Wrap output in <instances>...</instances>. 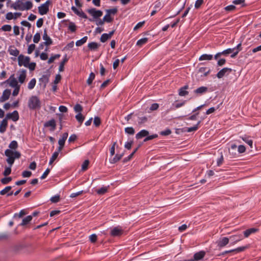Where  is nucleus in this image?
I'll use <instances>...</instances> for the list:
<instances>
[{"instance_id": "c9c22d12", "label": "nucleus", "mask_w": 261, "mask_h": 261, "mask_svg": "<svg viewBox=\"0 0 261 261\" xmlns=\"http://www.w3.org/2000/svg\"><path fill=\"white\" fill-rule=\"evenodd\" d=\"M59 155L58 152H55L52 155V156L50 158V160L49 162V165H51L53 162L56 160V159L58 158Z\"/></svg>"}, {"instance_id": "8fccbe9b", "label": "nucleus", "mask_w": 261, "mask_h": 261, "mask_svg": "<svg viewBox=\"0 0 261 261\" xmlns=\"http://www.w3.org/2000/svg\"><path fill=\"white\" fill-rule=\"evenodd\" d=\"M60 57V55L57 54L54 55V56H51L48 60L47 63L48 64H50L53 63L55 59L59 58Z\"/></svg>"}, {"instance_id": "9d476101", "label": "nucleus", "mask_w": 261, "mask_h": 261, "mask_svg": "<svg viewBox=\"0 0 261 261\" xmlns=\"http://www.w3.org/2000/svg\"><path fill=\"white\" fill-rule=\"evenodd\" d=\"M42 38L45 41V42L43 43L45 45L48 46L53 43L52 40L47 35L46 29H44V30Z\"/></svg>"}, {"instance_id": "cd10ccee", "label": "nucleus", "mask_w": 261, "mask_h": 261, "mask_svg": "<svg viewBox=\"0 0 261 261\" xmlns=\"http://www.w3.org/2000/svg\"><path fill=\"white\" fill-rule=\"evenodd\" d=\"M9 52L10 55H13L14 56H17L19 55V50L15 48L14 47H11L9 49Z\"/></svg>"}, {"instance_id": "9b49d317", "label": "nucleus", "mask_w": 261, "mask_h": 261, "mask_svg": "<svg viewBox=\"0 0 261 261\" xmlns=\"http://www.w3.org/2000/svg\"><path fill=\"white\" fill-rule=\"evenodd\" d=\"M11 94V90L6 89L4 91L2 96L0 97V102H4L8 100Z\"/></svg>"}, {"instance_id": "79ce46f5", "label": "nucleus", "mask_w": 261, "mask_h": 261, "mask_svg": "<svg viewBox=\"0 0 261 261\" xmlns=\"http://www.w3.org/2000/svg\"><path fill=\"white\" fill-rule=\"evenodd\" d=\"M95 78V74L94 73L91 72L89 76V78L88 79L87 81V83L88 85H91L92 83V81Z\"/></svg>"}, {"instance_id": "2f4dec72", "label": "nucleus", "mask_w": 261, "mask_h": 261, "mask_svg": "<svg viewBox=\"0 0 261 261\" xmlns=\"http://www.w3.org/2000/svg\"><path fill=\"white\" fill-rule=\"evenodd\" d=\"M75 118L77 120V121L81 124L84 119V116L82 114V113H78L76 115H75Z\"/></svg>"}, {"instance_id": "0e129e2a", "label": "nucleus", "mask_w": 261, "mask_h": 261, "mask_svg": "<svg viewBox=\"0 0 261 261\" xmlns=\"http://www.w3.org/2000/svg\"><path fill=\"white\" fill-rule=\"evenodd\" d=\"M12 29V27L10 25L6 24L2 27V30L4 31H10Z\"/></svg>"}, {"instance_id": "13d9d810", "label": "nucleus", "mask_w": 261, "mask_h": 261, "mask_svg": "<svg viewBox=\"0 0 261 261\" xmlns=\"http://www.w3.org/2000/svg\"><path fill=\"white\" fill-rule=\"evenodd\" d=\"M18 146L17 143L16 141H12L9 144V147L12 149H15Z\"/></svg>"}, {"instance_id": "5701e85b", "label": "nucleus", "mask_w": 261, "mask_h": 261, "mask_svg": "<svg viewBox=\"0 0 261 261\" xmlns=\"http://www.w3.org/2000/svg\"><path fill=\"white\" fill-rule=\"evenodd\" d=\"M20 2L19 1H18L17 2L12 4L11 5V7L15 10H20L23 11L22 6L19 4Z\"/></svg>"}, {"instance_id": "f3484780", "label": "nucleus", "mask_w": 261, "mask_h": 261, "mask_svg": "<svg viewBox=\"0 0 261 261\" xmlns=\"http://www.w3.org/2000/svg\"><path fill=\"white\" fill-rule=\"evenodd\" d=\"M19 75L18 76V80L20 83H23L26 77V70H21L19 71Z\"/></svg>"}, {"instance_id": "ddd939ff", "label": "nucleus", "mask_w": 261, "mask_h": 261, "mask_svg": "<svg viewBox=\"0 0 261 261\" xmlns=\"http://www.w3.org/2000/svg\"><path fill=\"white\" fill-rule=\"evenodd\" d=\"M207 91L208 88L206 87L202 86L195 90L194 93L198 96L206 93Z\"/></svg>"}, {"instance_id": "49530a36", "label": "nucleus", "mask_w": 261, "mask_h": 261, "mask_svg": "<svg viewBox=\"0 0 261 261\" xmlns=\"http://www.w3.org/2000/svg\"><path fill=\"white\" fill-rule=\"evenodd\" d=\"M200 121H198L197 124L193 126V127H188V129H187V132H193V131H195L197 129H198V126L199 125V124L200 123Z\"/></svg>"}, {"instance_id": "1a4fd4ad", "label": "nucleus", "mask_w": 261, "mask_h": 261, "mask_svg": "<svg viewBox=\"0 0 261 261\" xmlns=\"http://www.w3.org/2000/svg\"><path fill=\"white\" fill-rule=\"evenodd\" d=\"M6 82L9 83V85L13 88L20 87L18 85V82L13 74L10 76L9 79L6 81Z\"/></svg>"}, {"instance_id": "a18cd8bd", "label": "nucleus", "mask_w": 261, "mask_h": 261, "mask_svg": "<svg viewBox=\"0 0 261 261\" xmlns=\"http://www.w3.org/2000/svg\"><path fill=\"white\" fill-rule=\"evenodd\" d=\"M75 112L78 113H81L83 111V107L80 104H76L74 107Z\"/></svg>"}, {"instance_id": "7c9ffc66", "label": "nucleus", "mask_w": 261, "mask_h": 261, "mask_svg": "<svg viewBox=\"0 0 261 261\" xmlns=\"http://www.w3.org/2000/svg\"><path fill=\"white\" fill-rule=\"evenodd\" d=\"M67 61H68V59L66 58V56L65 58L60 64V66H59V71L62 72L64 70V65L67 62Z\"/></svg>"}, {"instance_id": "aec40b11", "label": "nucleus", "mask_w": 261, "mask_h": 261, "mask_svg": "<svg viewBox=\"0 0 261 261\" xmlns=\"http://www.w3.org/2000/svg\"><path fill=\"white\" fill-rule=\"evenodd\" d=\"M99 46L100 44L95 42H90L88 44V47L91 50H96Z\"/></svg>"}, {"instance_id": "bf43d9fd", "label": "nucleus", "mask_w": 261, "mask_h": 261, "mask_svg": "<svg viewBox=\"0 0 261 261\" xmlns=\"http://www.w3.org/2000/svg\"><path fill=\"white\" fill-rule=\"evenodd\" d=\"M35 67H36L35 63L32 62V63H30V62H29V64H28L27 66H26L25 67H27L30 70L33 71V70H35Z\"/></svg>"}, {"instance_id": "09e8293b", "label": "nucleus", "mask_w": 261, "mask_h": 261, "mask_svg": "<svg viewBox=\"0 0 261 261\" xmlns=\"http://www.w3.org/2000/svg\"><path fill=\"white\" fill-rule=\"evenodd\" d=\"M104 20L107 22H111L113 21V18L111 17V15L107 13L103 18Z\"/></svg>"}, {"instance_id": "2eb2a0df", "label": "nucleus", "mask_w": 261, "mask_h": 261, "mask_svg": "<svg viewBox=\"0 0 261 261\" xmlns=\"http://www.w3.org/2000/svg\"><path fill=\"white\" fill-rule=\"evenodd\" d=\"M12 187L11 186H7L4 189H3L0 192V194L2 195H4L6 194H7L8 196H11L13 194V192L12 191H10Z\"/></svg>"}, {"instance_id": "6e6552de", "label": "nucleus", "mask_w": 261, "mask_h": 261, "mask_svg": "<svg viewBox=\"0 0 261 261\" xmlns=\"http://www.w3.org/2000/svg\"><path fill=\"white\" fill-rule=\"evenodd\" d=\"M123 229L119 227H116L113 228L111 231V235L112 237H119L123 233Z\"/></svg>"}, {"instance_id": "423d86ee", "label": "nucleus", "mask_w": 261, "mask_h": 261, "mask_svg": "<svg viewBox=\"0 0 261 261\" xmlns=\"http://www.w3.org/2000/svg\"><path fill=\"white\" fill-rule=\"evenodd\" d=\"M205 252L203 251H201L194 254V258L193 259L185 260V261H198L202 259L205 255Z\"/></svg>"}, {"instance_id": "f704fd0d", "label": "nucleus", "mask_w": 261, "mask_h": 261, "mask_svg": "<svg viewBox=\"0 0 261 261\" xmlns=\"http://www.w3.org/2000/svg\"><path fill=\"white\" fill-rule=\"evenodd\" d=\"M241 138L244 142L247 143L251 148L253 147V142L251 140L248 139V137H242Z\"/></svg>"}, {"instance_id": "052dcab7", "label": "nucleus", "mask_w": 261, "mask_h": 261, "mask_svg": "<svg viewBox=\"0 0 261 261\" xmlns=\"http://www.w3.org/2000/svg\"><path fill=\"white\" fill-rule=\"evenodd\" d=\"M158 137V136L156 134L150 135V136H146V137L144 140V142H146V141H148L149 140L153 139L154 138H157Z\"/></svg>"}, {"instance_id": "a211bd4d", "label": "nucleus", "mask_w": 261, "mask_h": 261, "mask_svg": "<svg viewBox=\"0 0 261 261\" xmlns=\"http://www.w3.org/2000/svg\"><path fill=\"white\" fill-rule=\"evenodd\" d=\"M229 242V239L226 237H224L222 239L217 242L218 246L222 247L226 246Z\"/></svg>"}, {"instance_id": "c756f323", "label": "nucleus", "mask_w": 261, "mask_h": 261, "mask_svg": "<svg viewBox=\"0 0 261 261\" xmlns=\"http://www.w3.org/2000/svg\"><path fill=\"white\" fill-rule=\"evenodd\" d=\"M32 219V216H28L27 217L23 219L21 223L20 224L21 225L24 226L26 224H27L29 222H30Z\"/></svg>"}, {"instance_id": "c03bdc74", "label": "nucleus", "mask_w": 261, "mask_h": 261, "mask_svg": "<svg viewBox=\"0 0 261 261\" xmlns=\"http://www.w3.org/2000/svg\"><path fill=\"white\" fill-rule=\"evenodd\" d=\"M125 132L129 135H134L135 134V129L132 127H128L125 128Z\"/></svg>"}, {"instance_id": "7ed1b4c3", "label": "nucleus", "mask_w": 261, "mask_h": 261, "mask_svg": "<svg viewBox=\"0 0 261 261\" xmlns=\"http://www.w3.org/2000/svg\"><path fill=\"white\" fill-rule=\"evenodd\" d=\"M50 3V1L48 0L44 4L38 7V11L40 15H45L48 13Z\"/></svg>"}, {"instance_id": "4d7b16f0", "label": "nucleus", "mask_w": 261, "mask_h": 261, "mask_svg": "<svg viewBox=\"0 0 261 261\" xmlns=\"http://www.w3.org/2000/svg\"><path fill=\"white\" fill-rule=\"evenodd\" d=\"M89 164V161L88 160H85L82 165V169L83 171H85L87 169L88 166Z\"/></svg>"}, {"instance_id": "5fc2aeb1", "label": "nucleus", "mask_w": 261, "mask_h": 261, "mask_svg": "<svg viewBox=\"0 0 261 261\" xmlns=\"http://www.w3.org/2000/svg\"><path fill=\"white\" fill-rule=\"evenodd\" d=\"M36 45L34 44H30L28 48V53L31 54L35 49Z\"/></svg>"}, {"instance_id": "6ab92c4d", "label": "nucleus", "mask_w": 261, "mask_h": 261, "mask_svg": "<svg viewBox=\"0 0 261 261\" xmlns=\"http://www.w3.org/2000/svg\"><path fill=\"white\" fill-rule=\"evenodd\" d=\"M188 86L186 85L179 89L178 94L180 96H184L187 95L189 94V92L186 90L188 89Z\"/></svg>"}, {"instance_id": "20e7f679", "label": "nucleus", "mask_w": 261, "mask_h": 261, "mask_svg": "<svg viewBox=\"0 0 261 261\" xmlns=\"http://www.w3.org/2000/svg\"><path fill=\"white\" fill-rule=\"evenodd\" d=\"M30 61V58L29 57H25L22 55H20L18 57V65L20 66H27Z\"/></svg>"}, {"instance_id": "e433bc0d", "label": "nucleus", "mask_w": 261, "mask_h": 261, "mask_svg": "<svg viewBox=\"0 0 261 261\" xmlns=\"http://www.w3.org/2000/svg\"><path fill=\"white\" fill-rule=\"evenodd\" d=\"M206 68H205V67H201V68H200L199 69L198 72L199 73H203L204 76H207L208 75V74L210 72V69H208L206 71Z\"/></svg>"}, {"instance_id": "864d4df0", "label": "nucleus", "mask_w": 261, "mask_h": 261, "mask_svg": "<svg viewBox=\"0 0 261 261\" xmlns=\"http://www.w3.org/2000/svg\"><path fill=\"white\" fill-rule=\"evenodd\" d=\"M94 124L96 126H99L101 123V120L99 117H95L94 118Z\"/></svg>"}, {"instance_id": "4c0bfd02", "label": "nucleus", "mask_w": 261, "mask_h": 261, "mask_svg": "<svg viewBox=\"0 0 261 261\" xmlns=\"http://www.w3.org/2000/svg\"><path fill=\"white\" fill-rule=\"evenodd\" d=\"M108 191L107 187H102L96 191L97 193L99 195H103Z\"/></svg>"}, {"instance_id": "412c9836", "label": "nucleus", "mask_w": 261, "mask_h": 261, "mask_svg": "<svg viewBox=\"0 0 261 261\" xmlns=\"http://www.w3.org/2000/svg\"><path fill=\"white\" fill-rule=\"evenodd\" d=\"M8 125L7 119L6 118L3 119L0 124V132L4 133L6 129V127Z\"/></svg>"}, {"instance_id": "6e6d98bb", "label": "nucleus", "mask_w": 261, "mask_h": 261, "mask_svg": "<svg viewBox=\"0 0 261 261\" xmlns=\"http://www.w3.org/2000/svg\"><path fill=\"white\" fill-rule=\"evenodd\" d=\"M11 180H12V178L11 177H5L1 179V182L3 184L5 185V184H8Z\"/></svg>"}, {"instance_id": "a878e982", "label": "nucleus", "mask_w": 261, "mask_h": 261, "mask_svg": "<svg viewBox=\"0 0 261 261\" xmlns=\"http://www.w3.org/2000/svg\"><path fill=\"white\" fill-rule=\"evenodd\" d=\"M33 7V4L31 1H27L24 4H23V5L22 6V9L23 11L24 10H30Z\"/></svg>"}, {"instance_id": "3c124183", "label": "nucleus", "mask_w": 261, "mask_h": 261, "mask_svg": "<svg viewBox=\"0 0 261 261\" xmlns=\"http://www.w3.org/2000/svg\"><path fill=\"white\" fill-rule=\"evenodd\" d=\"M68 28L71 32H74L76 31V27L73 22H70Z\"/></svg>"}, {"instance_id": "b1692460", "label": "nucleus", "mask_w": 261, "mask_h": 261, "mask_svg": "<svg viewBox=\"0 0 261 261\" xmlns=\"http://www.w3.org/2000/svg\"><path fill=\"white\" fill-rule=\"evenodd\" d=\"M123 155V153L120 154H116L112 159L110 160V162L112 164L116 163L121 159Z\"/></svg>"}, {"instance_id": "f03ea898", "label": "nucleus", "mask_w": 261, "mask_h": 261, "mask_svg": "<svg viewBox=\"0 0 261 261\" xmlns=\"http://www.w3.org/2000/svg\"><path fill=\"white\" fill-rule=\"evenodd\" d=\"M28 107L32 110L39 109L41 107V102L39 98L36 96H31L29 100Z\"/></svg>"}, {"instance_id": "72a5a7b5", "label": "nucleus", "mask_w": 261, "mask_h": 261, "mask_svg": "<svg viewBox=\"0 0 261 261\" xmlns=\"http://www.w3.org/2000/svg\"><path fill=\"white\" fill-rule=\"evenodd\" d=\"M230 239L233 241L234 243H236L237 242L241 241L242 240L241 239V235L239 236H232L230 237Z\"/></svg>"}, {"instance_id": "338daca9", "label": "nucleus", "mask_w": 261, "mask_h": 261, "mask_svg": "<svg viewBox=\"0 0 261 261\" xmlns=\"http://www.w3.org/2000/svg\"><path fill=\"white\" fill-rule=\"evenodd\" d=\"M235 49V48H228L227 49L222 52V55H226L229 54L231 53Z\"/></svg>"}, {"instance_id": "58836bf2", "label": "nucleus", "mask_w": 261, "mask_h": 261, "mask_svg": "<svg viewBox=\"0 0 261 261\" xmlns=\"http://www.w3.org/2000/svg\"><path fill=\"white\" fill-rule=\"evenodd\" d=\"M36 82L35 79H32L28 84V88L30 90L33 89L36 85Z\"/></svg>"}, {"instance_id": "4468645a", "label": "nucleus", "mask_w": 261, "mask_h": 261, "mask_svg": "<svg viewBox=\"0 0 261 261\" xmlns=\"http://www.w3.org/2000/svg\"><path fill=\"white\" fill-rule=\"evenodd\" d=\"M247 247H245V246H244V247H238L236 249H232V250H227V251H224L222 254H227V253H230V252H236V253H238V252H242V251H244Z\"/></svg>"}, {"instance_id": "ea45409f", "label": "nucleus", "mask_w": 261, "mask_h": 261, "mask_svg": "<svg viewBox=\"0 0 261 261\" xmlns=\"http://www.w3.org/2000/svg\"><path fill=\"white\" fill-rule=\"evenodd\" d=\"M110 38L108 34L105 33L101 36L100 40L101 42H105L107 40Z\"/></svg>"}, {"instance_id": "774afa93", "label": "nucleus", "mask_w": 261, "mask_h": 261, "mask_svg": "<svg viewBox=\"0 0 261 261\" xmlns=\"http://www.w3.org/2000/svg\"><path fill=\"white\" fill-rule=\"evenodd\" d=\"M203 0H197L195 4V7L196 9L199 8L201 5L203 4Z\"/></svg>"}, {"instance_id": "a19ab883", "label": "nucleus", "mask_w": 261, "mask_h": 261, "mask_svg": "<svg viewBox=\"0 0 261 261\" xmlns=\"http://www.w3.org/2000/svg\"><path fill=\"white\" fill-rule=\"evenodd\" d=\"M148 41V39L147 38H143L140 40H139L137 42V45L138 46H141L144 44H145Z\"/></svg>"}, {"instance_id": "c85d7f7f", "label": "nucleus", "mask_w": 261, "mask_h": 261, "mask_svg": "<svg viewBox=\"0 0 261 261\" xmlns=\"http://www.w3.org/2000/svg\"><path fill=\"white\" fill-rule=\"evenodd\" d=\"M88 37L87 36L84 37L81 39L77 40L75 42V44L77 46H82L83 44H84L85 42H86L87 40Z\"/></svg>"}, {"instance_id": "39448f33", "label": "nucleus", "mask_w": 261, "mask_h": 261, "mask_svg": "<svg viewBox=\"0 0 261 261\" xmlns=\"http://www.w3.org/2000/svg\"><path fill=\"white\" fill-rule=\"evenodd\" d=\"M87 12L93 16L94 19H97L102 15L101 11L97 10L95 8L89 9Z\"/></svg>"}, {"instance_id": "393cba45", "label": "nucleus", "mask_w": 261, "mask_h": 261, "mask_svg": "<svg viewBox=\"0 0 261 261\" xmlns=\"http://www.w3.org/2000/svg\"><path fill=\"white\" fill-rule=\"evenodd\" d=\"M257 229L252 228L248 229L244 232V234L245 238L248 237L251 233H254L257 231Z\"/></svg>"}, {"instance_id": "680f3d73", "label": "nucleus", "mask_w": 261, "mask_h": 261, "mask_svg": "<svg viewBox=\"0 0 261 261\" xmlns=\"http://www.w3.org/2000/svg\"><path fill=\"white\" fill-rule=\"evenodd\" d=\"M11 166H10L9 167H6L5 170L3 173L4 175H5V176H7L11 173Z\"/></svg>"}, {"instance_id": "473e14b6", "label": "nucleus", "mask_w": 261, "mask_h": 261, "mask_svg": "<svg viewBox=\"0 0 261 261\" xmlns=\"http://www.w3.org/2000/svg\"><path fill=\"white\" fill-rule=\"evenodd\" d=\"M45 126H51L53 128V129H55L56 127V122L54 119H51L48 122H47L45 124Z\"/></svg>"}, {"instance_id": "603ef678", "label": "nucleus", "mask_w": 261, "mask_h": 261, "mask_svg": "<svg viewBox=\"0 0 261 261\" xmlns=\"http://www.w3.org/2000/svg\"><path fill=\"white\" fill-rule=\"evenodd\" d=\"M60 199V195H56L50 198V201L53 203H57L59 201Z\"/></svg>"}, {"instance_id": "de8ad7c7", "label": "nucleus", "mask_w": 261, "mask_h": 261, "mask_svg": "<svg viewBox=\"0 0 261 261\" xmlns=\"http://www.w3.org/2000/svg\"><path fill=\"white\" fill-rule=\"evenodd\" d=\"M40 39V34L39 33H37L35 34L33 38V41L35 43L39 42Z\"/></svg>"}, {"instance_id": "f257e3e1", "label": "nucleus", "mask_w": 261, "mask_h": 261, "mask_svg": "<svg viewBox=\"0 0 261 261\" xmlns=\"http://www.w3.org/2000/svg\"><path fill=\"white\" fill-rule=\"evenodd\" d=\"M5 154L7 157V162L10 166H12L14 163L15 159H19L21 156L20 153L18 151H14L11 149L6 150Z\"/></svg>"}, {"instance_id": "e2e57ef3", "label": "nucleus", "mask_w": 261, "mask_h": 261, "mask_svg": "<svg viewBox=\"0 0 261 261\" xmlns=\"http://www.w3.org/2000/svg\"><path fill=\"white\" fill-rule=\"evenodd\" d=\"M238 152L240 153H244L246 151V147L243 145H239L238 149Z\"/></svg>"}, {"instance_id": "69168bd1", "label": "nucleus", "mask_w": 261, "mask_h": 261, "mask_svg": "<svg viewBox=\"0 0 261 261\" xmlns=\"http://www.w3.org/2000/svg\"><path fill=\"white\" fill-rule=\"evenodd\" d=\"M31 175L32 172L29 171H24L22 173V175L23 177H29Z\"/></svg>"}, {"instance_id": "37998d69", "label": "nucleus", "mask_w": 261, "mask_h": 261, "mask_svg": "<svg viewBox=\"0 0 261 261\" xmlns=\"http://www.w3.org/2000/svg\"><path fill=\"white\" fill-rule=\"evenodd\" d=\"M118 11V10L116 8H114L111 9H108L106 10L107 13L109 14V15H115L117 13Z\"/></svg>"}, {"instance_id": "f8f14e48", "label": "nucleus", "mask_w": 261, "mask_h": 261, "mask_svg": "<svg viewBox=\"0 0 261 261\" xmlns=\"http://www.w3.org/2000/svg\"><path fill=\"white\" fill-rule=\"evenodd\" d=\"M6 119H12L14 121H17L19 119L18 113L17 111H14L11 113L7 114Z\"/></svg>"}, {"instance_id": "4be33fe9", "label": "nucleus", "mask_w": 261, "mask_h": 261, "mask_svg": "<svg viewBox=\"0 0 261 261\" xmlns=\"http://www.w3.org/2000/svg\"><path fill=\"white\" fill-rule=\"evenodd\" d=\"M49 75H43L41 78L39 79L40 82L43 83L44 84V87L46 86V85L49 81Z\"/></svg>"}, {"instance_id": "bb28decb", "label": "nucleus", "mask_w": 261, "mask_h": 261, "mask_svg": "<svg viewBox=\"0 0 261 261\" xmlns=\"http://www.w3.org/2000/svg\"><path fill=\"white\" fill-rule=\"evenodd\" d=\"M212 59H213V55L203 54L199 57V61L211 60Z\"/></svg>"}, {"instance_id": "dca6fc26", "label": "nucleus", "mask_w": 261, "mask_h": 261, "mask_svg": "<svg viewBox=\"0 0 261 261\" xmlns=\"http://www.w3.org/2000/svg\"><path fill=\"white\" fill-rule=\"evenodd\" d=\"M149 135V132L143 129L139 132L136 135V138L137 139H140L142 138L143 137H146Z\"/></svg>"}, {"instance_id": "0eeeda50", "label": "nucleus", "mask_w": 261, "mask_h": 261, "mask_svg": "<svg viewBox=\"0 0 261 261\" xmlns=\"http://www.w3.org/2000/svg\"><path fill=\"white\" fill-rule=\"evenodd\" d=\"M232 71V69L229 68H224L219 71L217 74V76L219 79L223 77L226 74H228Z\"/></svg>"}]
</instances>
